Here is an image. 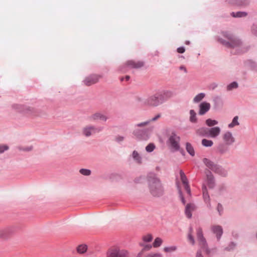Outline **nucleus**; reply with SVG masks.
<instances>
[{
  "label": "nucleus",
  "instance_id": "nucleus-20",
  "mask_svg": "<svg viewBox=\"0 0 257 257\" xmlns=\"http://www.w3.org/2000/svg\"><path fill=\"white\" fill-rule=\"evenodd\" d=\"M213 172L224 177L226 176L227 175V171L218 165H217Z\"/></svg>",
  "mask_w": 257,
  "mask_h": 257
},
{
  "label": "nucleus",
  "instance_id": "nucleus-21",
  "mask_svg": "<svg viewBox=\"0 0 257 257\" xmlns=\"http://www.w3.org/2000/svg\"><path fill=\"white\" fill-rule=\"evenodd\" d=\"M213 172L224 177L226 176L227 175V171L218 165H217Z\"/></svg>",
  "mask_w": 257,
  "mask_h": 257
},
{
  "label": "nucleus",
  "instance_id": "nucleus-18",
  "mask_svg": "<svg viewBox=\"0 0 257 257\" xmlns=\"http://www.w3.org/2000/svg\"><path fill=\"white\" fill-rule=\"evenodd\" d=\"M207 181L208 187L210 188H213L215 185L214 179L210 171H209V174H207Z\"/></svg>",
  "mask_w": 257,
  "mask_h": 257
},
{
  "label": "nucleus",
  "instance_id": "nucleus-22",
  "mask_svg": "<svg viewBox=\"0 0 257 257\" xmlns=\"http://www.w3.org/2000/svg\"><path fill=\"white\" fill-rule=\"evenodd\" d=\"M232 4L238 7H244L248 4L247 0H233Z\"/></svg>",
  "mask_w": 257,
  "mask_h": 257
},
{
  "label": "nucleus",
  "instance_id": "nucleus-53",
  "mask_svg": "<svg viewBox=\"0 0 257 257\" xmlns=\"http://www.w3.org/2000/svg\"><path fill=\"white\" fill-rule=\"evenodd\" d=\"M152 248V245L150 244H146L144 246L143 250H149Z\"/></svg>",
  "mask_w": 257,
  "mask_h": 257
},
{
  "label": "nucleus",
  "instance_id": "nucleus-61",
  "mask_svg": "<svg viewBox=\"0 0 257 257\" xmlns=\"http://www.w3.org/2000/svg\"><path fill=\"white\" fill-rule=\"evenodd\" d=\"M181 153H184V151L183 150H181Z\"/></svg>",
  "mask_w": 257,
  "mask_h": 257
},
{
  "label": "nucleus",
  "instance_id": "nucleus-24",
  "mask_svg": "<svg viewBox=\"0 0 257 257\" xmlns=\"http://www.w3.org/2000/svg\"><path fill=\"white\" fill-rule=\"evenodd\" d=\"M186 150L187 152L192 157L195 156V151L194 149L192 146V145L190 143H186Z\"/></svg>",
  "mask_w": 257,
  "mask_h": 257
},
{
  "label": "nucleus",
  "instance_id": "nucleus-26",
  "mask_svg": "<svg viewBox=\"0 0 257 257\" xmlns=\"http://www.w3.org/2000/svg\"><path fill=\"white\" fill-rule=\"evenodd\" d=\"M231 16L234 18L245 17L247 15V13L245 12H232Z\"/></svg>",
  "mask_w": 257,
  "mask_h": 257
},
{
  "label": "nucleus",
  "instance_id": "nucleus-45",
  "mask_svg": "<svg viewBox=\"0 0 257 257\" xmlns=\"http://www.w3.org/2000/svg\"><path fill=\"white\" fill-rule=\"evenodd\" d=\"M179 196H180V197L181 198V202L182 203L185 205V203H186V201H185V199L183 196V193H182V191L180 189H179Z\"/></svg>",
  "mask_w": 257,
  "mask_h": 257
},
{
  "label": "nucleus",
  "instance_id": "nucleus-13",
  "mask_svg": "<svg viewBox=\"0 0 257 257\" xmlns=\"http://www.w3.org/2000/svg\"><path fill=\"white\" fill-rule=\"evenodd\" d=\"M210 108V104L206 102H203L199 105V114L203 115L206 113Z\"/></svg>",
  "mask_w": 257,
  "mask_h": 257
},
{
  "label": "nucleus",
  "instance_id": "nucleus-8",
  "mask_svg": "<svg viewBox=\"0 0 257 257\" xmlns=\"http://www.w3.org/2000/svg\"><path fill=\"white\" fill-rule=\"evenodd\" d=\"M15 231V228L13 227H8L0 229V238L7 239Z\"/></svg>",
  "mask_w": 257,
  "mask_h": 257
},
{
  "label": "nucleus",
  "instance_id": "nucleus-30",
  "mask_svg": "<svg viewBox=\"0 0 257 257\" xmlns=\"http://www.w3.org/2000/svg\"><path fill=\"white\" fill-rule=\"evenodd\" d=\"M192 233H193V228L192 227H190L189 228V233L188 234V239L192 245H194L195 240L192 235Z\"/></svg>",
  "mask_w": 257,
  "mask_h": 257
},
{
  "label": "nucleus",
  "instance_id": "nucleus-36",
  "mask_svg": "<svg viewBox=\"0 0 257 257\" xmlns=\"http://www.w3.org/2000/svg\"><path fill=\"white\" fill-rule=\"evenodd\" d=\"M238 116H235L233 119L232 122L228 124V127L230 128L233 127L235 125H237L239 124V123L238 122Z\"/></svg>",
  "mask_w": 257,
  "mask_h": 257
},
{
  "label": "nucleus",
  "instance_id": "nucleus-41",
  "mask_svg": "<svg viewBox=\"0 0 257 257\" xmlns=\"http://www.w3.org/2000/svg\"><path fill=\"white\" fill-rule=\"evenodd\" d=\"M155 148V146L154 144L150 143L146 147V150L147 152L151 153L153 152Z\"/></svg>",
  "mask_w": 257,
  "mask_h": 257
},
{
  "label": "nucleus",
  "instance_id": "nucleus-55",
  "mask_svg": "<svg viewBox=\"0 0 257 257\" xmlns=\"http://www.w3.org/2000/svg\"><path fill=\"white\" fill-rule=\"evenodd\" d=\"M123 139H124V138H123V137H121V136H118V137H117L116 138V140L117 142H121V141H123Z\"/></svg>",
  "mask_w": 257,
  "mask_h": 257
},
{
  "label": "nucleus",
  "instance_id": "nucleus-9",
  "mask_svg": "<svg viewBox=\"0 0 257 257\" xmlns=\"http://www.w3.org/2000/svg\"><path fill=\"white\" fill-rule=\"evenodd\" d=\"M102 77V76L100 75L91 74L86 77L83 82L85 85L89 86L98 82L99 79Z\"/></svg>",
  "mask_w": 257,
  "mask_h": 257
},
{
  "label": "nucleus",
  "instance_id": "nucleus-51",
  "mask_svg": "<svg viewBox=\"0 0 257 257\" xmlns=\"http://www.w3.org/2000/svg\"><path fill=\"white\" fill-rule=\"evenodd\" d=\"M146 257H162L160 254H149Z\"/></svg>",
  "mask_w": 257,
  "mask_h": 257
},
{
  "label": "nucleus",
  "instance_id": "nucleus-40",
  "mask_svg": "<svg viewBox=\"0 0 257 257\" xmlns=\"http://www.w3.org/2000/svg\"><path fill=\"white\" fill-rule=\"evenodd\" d=\"M236 246V244L233 242H230L227 246L225 248V250L227 251H230L234 249Z\"/></svg>",
  "mask_w": 257,
  "mask_h": 257
},
{
  "label": "nucleus",
  "instance_id": "nucleus-15",
  "mask_svg": "<svg viewBox=\"0 0 257 257\" xmlns=\"http://www.w3.org/2000/svg\"><path fill=\"white\" fill-rule=\"evenodd\" d=\"M101 130V128H96L93 126H89L87 127H85L83 130V134L86 137H89L91 135V132L92 131L93 132H99Z\"/></svg>",
  "mask_w": 257,
  "mask_h": 257
},
{
  "label": "nucleus",
  "instance_id": "nucleus-6",
  "mask_svg": "<svg viewBox=\"0 0 257 257\" xmlns=\"http://www.w3.org/2000/svg\"><path fill=\"white\" fill-rule=\"evenodd\" d=\"M161 95L158 93L150 96L144 102L145 105L149 106L156 107L162 103Z\"/></svg>",
  "mask_w": 257,
  "mask_h": 257
},
{
  "label": "nucleus",
  "instance_id": "nucleus-2",
  "mask_svg": "<svg viewBox=\"0 0 257 257\" xmlns=\"http://www.w3.org/2000/svg\"><path fill=\"white\" fill-rule=\"evenodd\" d=\"M221 34L225 39L218 37L217 41L225 47L233 49L241 46V41L231 32L222 31Z\"/></svg>",
  "mask_w": 257,
  "mask_h": 257
},
{
  "label": "nucleus",
  "instance_id": "nucleus-14",
  "mask_svg": "<svg viewBox=\"0 0 257 257\" xmlns=\"http://www.w3.org/2000/svg\"><path fill=\"white\" fill-rule=\"evenodd\" d=\"M195 209V206L192 203H188L185 207V213L188 218L192 217V211Z\"/></svg>",
  "mask_w": 257,
  "mask_h": 257
},
{
  "label": "nucleus",
  "instance_id": "nucleus-17",
  "mask_svg": "<svg viewBox=\"0 0 257 257\" xmlns=\"http://www.w3.org/2000/svg\"><path fill=\"white\" fill-rule=\"evenodd\" d=\"M209 135L212 138H215L219 135L220 129L219 127L216 126L210 128L208 131Z\"/></svg>",
  "mask_w": 257,
  "mask_h": 257
},
{
  "label": "nucleus",
  "instance_id": "nucleus-54",
  "mask_svg": "<svg viewBox=\"0 0 257 257\" xmlns=\"http://www.w3.org/2000/svg\"><path fill=\"white\" fill-rule=\"evenodd\" d=\"M217 86V84L216 83H212L209 86V89L211 90H214L215 88H216Z\"/></svg>",
  "mask_w": 257,
  "mask_h": 257
},
{
  "label": "nucleus",
  "instance_id": "nucleus-56",
  "mask_svg": "<svg viewBox=\"0 0 257 257\" xmlns=\"http://www.w3.org/2000/svg\"><path fill=\"white\" fill-rule=\"evenodd\" d=\"M180 69L181 70H183L185 72H187V70H186V68L184 66H180Z\"/></svg>",
  "mask_w": 257,
  "mask_h": 257
},
{
  "label": "nucleus",
  "instance_id": "nucleus-1",
  "mask_svg": "<svg viewBox=\"0 0 257 257\" xmlns=\"http://www.w3.org/2000/svg\"><path fill=\"white\" fill-rule=\"evenodd\" d=\"M147 180L151 194L155 197H160L164 193V188L157 175L150 173L147 175Z\"/></svg>",
  "mask_w": 257,
  "mask_h": 257
},
{
  "label": "nucleus",
  "instance_id": "nucleus-49",
  "mask_svg": "<svg viewBox=\"0 0 257 257\" xmlns=\"http://www.w3.org/2000/svg\"><path fill=\"white\" fill-rule=\"evenodd\" d=\"M150 122V121L148 120L143 122H141L140 123H138L137 124V126L138 127H143L144 126L147 124H148Z\"/></svg>",
  "mask_w": 257,
  "mask_h": 257
},
{
  "label": "nucleus",
  "instance_id": "nucleus-28",
  "mask_svg": "<svg viewBox=\"0 0 257 257\" xmlns=\"http://www.w3.org/2000/svg\"><path fill=\"white\" fill-rule=\"evenodd\" d=\"M133 157L134 159L139 164L142 163V158L139 154L136 151H134L133 152Z\"/></svg>",
  "mask_w": 257,
  "mask_h": 257
},
{
  "label": "nucleus",
  "instance_id": "nucleus-59",
  "mask_svg": "<svg viewBox=\"0 0 257 257\" xmlns=\"http://www.w3.org/2000/svg\"><path fill=\"white\" fill-rule=\"evenodd\" d=\"M254 30L255 31L256 34L257 35V26L254 27Z\"/></svg>",
  "mask_w": 257,
  "mask_h": 257
},
{
  "label": "nucleus",
  "instance_id": "nucleus-39",
  "mask_svg": "<svg viewBox=\"0 0 257 257\" xmlns=\"http://www.w3.org/2000/svg\"><path fill=\"white\" fill-rule=\"evenodd\" d=\"M238 87V84L236 82H232L230 84H229L227 87V89L228 90H231L233 88H236Z\"/></svg>",
  "mask_w": 257,
  "mask_h": 257
},
{
  "label": "nucleus",
  "instance_id": "nucleus-29",
  "mask_svg": "<svg viewBox=\"0 0 257 257\" xmlns=\"http://www.w3.org/2000/svg\"><path fill=\"white\" fill-rule=\"evenodd\" d=\"M217 150L220 154H223L228 150V148L225 144H220L218 146Z\"/></svg>",
  "mask_w": 257,
  "mask_h": 257
},
{
  "label": "nucleus",
  "instance_id": "nucleus-25",
  "mask_svg": "<svg viewBox=\"0 0 257 257\" xmlns=\"http://www.w3.org/2000/svg\"><path fill=\"white\" fill-rule=\"evenodd\" d=\"M159 95H161V101L163 102L165 100L171 97L172 95V93L170 91H166L164 92L158 93Z\"/></svg>",
  "mask_w": 257,
  "mask_h": 257
},
{
  "label": "nucleus",
  "instance_id": "nucleus-12",
  "mask_svg": "<svg viewBox=\"0 0 257 257\" xmlns=\"http://www.w3.org/2000/svg\"><path fill=\"white\" fill-rule=\"evenodd\" d=\"M223 140L226 145H230L234 142V139L230 132H227L223 135Z\"/></svg>",
  "mask_w": 257,
  "mask_h": 257
},
{
  "label": "nucleus",
  "instance_id": "nucleus-37",
  "mask_svg": "<svg viewBox=\"0 0 257 257\" xmlns=\"http://www.w3.org/2000/svg\"><path fill=\"white\" fill-rule=\"evenodd\" d=\"M162 243V240L160 237H157L154 242H153V246L155 247H158L160 246L161 244Z\"/></svg>",
  "mask_w": 257,
  "mask_h": 257
},
{
  "label": "nucleus",
  "instance_id": "nucleus-50",
  "mask_svg": "<svg viewBox=\"0 0 257 257\" xmlns=\"http://www.w3.org/2000/svg\"><path fill=\"white\" fill-rule=\"evenodd\" d=\"M177 51L178 53H183L185 51V49L184 47H180L177 48Z\"/></svg>",
  "mask_w": 257,
  "mask_h": 257
},
{
  "label": "nucleus",
  "instance_id": "nucleus-7",
  "mask_svg": "<svg viewBox=\"0 0 257 257\" xmlns=\"http://www.w3.org/2000/svg\"><path fill=\"white\" fill-rule=\"evenodd\" d=\"M180 137L178 136L175 132H173L169 138L168 143H169L172 149L177 151L180 150Z\"/></svg>",
  "mask_w": 257,
  "mask_h": 257
},
{
  "label": "nucleus",
  "instance_id": "nucleus-44",
  "mask_svg": "<svg viewBox=\"0 0 257 257\" xmlns=\"http://www.w3.org/2000/svg\"><path fill=\"white\" fill-rule=\"evenodd\" d=\"M143 240L145 242H150L152 241L153 237L151 234H147V235H145L143 238Z\"/></svg>",
  "mask_w": 257,
  "mask_h": 257
},
{
  "label": "nucleus",
  "instance_id": "nucleus-3",
  "mask_svg": "<svg viewBox=\"0 0 257 257\" xmlns=\"http://www.w3.org/2000/svg\"><path fill=\"white\" fill-rule=\"evenodd\" d=\"M144 65L143 61H136L133 60L127 61L124 64L122 65L118 68V71L123 73H126L131 69H139Z\"/></svg>",
  "mask_w": 257,
  "mask_h": 257
},
{
  "label": "nucleus",
  "instance_id": "nucleus-19",
  "mask_svg": "<svg viewBox=\"0 0 257 257\" xmlns=\"http://www.w3.org/2000/svg\"><path fill=\"white\" fill-rule=\"evenodd\" d=\"M202 192H203V197L204 201L206 202H208L209 204V205L210 206V197L209 195V194L207 191V189L206 186L203 185L202 186Z\"/></svg>",
  "mask_w": 257,
  "mask_h": 257
},
{
  "label": "nucleus",
  "instance_id": "nucleus-23",
  "mask_svg": "<svg viewBox=\"0 0 257 257\" xmlns=\"http://www.w3.org/2000/svg\"><path fill=\"white\" fill-rule=\"evenodd\" d=\"M90 118L93 120H97L98 119L103 120L104 121H106L107 120V117L105 115L101 114L100 113H96L93 114Z\"/></svg>",
  "mask_w": 257,
  "mask_h": 257
},
{
  "label": "nucleus",
  "instance_id": "nucleus-34",
  "mask_svg": "<svg viewBox=\"0 0 257 257\" xmlns=\"http://www.w3.org/2000/svg\"><path fill=\"white\" fill-rule=\"evenodd\" d=\"M213 144V143L211 140H208L205 139H204L202 140V145L204 147H211Z\"/></svg>",
  "mask_w": 257,
  "mask_h": 257
},
{
  "label": "nucleus",
  "instance_id": "nucleus-38",
  "mask_svg": "<svg viewBox=\"0 0 257 257\" xmlns=\"http://www.w3.org/2000/svg\"><path fill=\"white\" fill-rule=\"evenodd\" d=\"M206 124L209 126H212L215 125L218 123V121L215 120H212L210 118H208L206 120Z\"/></svg>",
  "mask_w": 257,
  "mask_h": 257
},
{
  "label": "nucleus",
  "instance_id": "nucleus-16",
  "mask_svg": "<svg viewBox=\"0 0 257 257\" xmlns=\"http://www.w3.org/2000/svg\"><path fill=\"white\" fill-rule=\"evenodd\" d=\"M203 162L209 169L213 171L214 169L216 167L217 164L207 158H204Z\"/></svg>",
  "mask_w": 257,
  "mask_h": 257
},
{
  "label": "nucleus",
  "instance_id": "nucleus-46",
  "mask_svg": "<svg viewBox=\"0 0 257 257\" xmlns=\"http://www.w3.org/2000/svg\"><path fill=\"white\" fill-rule=\"evenodd\" d=\"M176 249V246H171V247H165L164 248V250L165 252H169L171 251H174Z\"/></svg>",
  "mask_w": 257,
  "mask_h": 257
},
{
  "label": "nucleus",
  "instance_id": "nucleus-32",
  "mask_svg": "<svg viewBox=\"0 0 257 257\" xmlns=\"http://www.w3.org/2000/svg\"><path fill=\"white\" fill-rule=\"evenodd\" d=\"M190 120L192 122H196L197 121V117L196 112L194 110H190Z\"/></svg>",
  "mask_w": 257,
  "mask_h": 257
},
{
  "label": "nucleus",
  "instance_id": "nucleus-58",
  "mask_svg": "<svg viewBox=\"0 0 257 257\" xmlns=\"http://www.w3.org/2000/svg\"><path fill=\"white\" fill-rule=\"evenodd\" d=\"M185 44L186 45H189L190 44V42L189 41H186Z\"/></svg>",
  "mask_w": 257,
  "mask_h": 257
},
{
  "label": "nucleus",
  "instance_id": "nucleus-31",
  "mask_svg": "<svg viewBox=\"0 0 257 257\" xmlns=\"http://www.w3.org/2000/svg\"><path fill=\"white\" fill-rule=\"evenodd\" d=\"M196 133L199 136H205L207 134V129L205 127L200 128L197 130Z\"/></svg>",
  "mask_w": 257,
  "mask_h": 257
},
{
  "label": "nucleus",
  "instance_id": "nucleus-57",
  "mask_svg": "<svg viewBox=\"0 0 257 257\" xmlns=\"http://www.w3.org/2000/svg\"><path fill=\"white\" fill-rule=\"evenodd\" d=\"M130 79V76L128 75H126L125 77H124V79L126 80V81H128Z\"/></svg>",
  "mask_w": 257,
  "mask_h": 257
},
{
  "label": "nucleus",
  "instance_id": "nucleus-33",
  "mask_svg": "<svg viewBox=\"0 0 257 257\" xmlns=\"http://www.w3.org/2000/svg\"><path fill=\"white\" fill-rule=\"evenodd\" d=\"M180 179L181 180V181L183 184H186V183L188 182V179L185 174L184 172L182 170H180Z\"/></svg>",
  "mask_w": 257,
  "mask_h": 257
},
{
  "label": "nucleus",
  "instance_id": "nucleus-4",
  "mask_svg": "<svg viewBox=\"0 0 257 257\" xmlns=\"http://www.w3.org/2000/svg\"><path fill=\"white\" fill-rule=\"evenodd\" d=\"M196 232L197 238L201 249L205 252L206 254L209 255L211 252V250L208 248L206 239L203 236L202 228L200 227L198 228Z\"/></svg>",
  "mask_w": 257,
  "mask_h": 257
},
{
  "label": "nucleus",
  "instance_id": "nucleus-43",
  "mask_svg": "<svg viewBox=\"0 0 257 257\" xmlns=\"http://www.w3.org/2000/svg\"><path fill=\"white\" fill-rule=\"evenodd\" d=\"M184 186V188L186 191L187 194L190 196L191 195V189L189 184V182L186 183V184H183Z\"/></svg>",
  "mask_w": 257,
  "mask_h": 257
},
{
  "label": "nucleus",
  "instance_id": "nucleus-27",
  "mask_svg": "<svg viewBox=\"0 0 257 257\" xmlns=\"http://www.w3.org/2000/svg\"><path fill=\"white\" fill-rule=\"evenodd\" d=\"M87 249V246L86 244H80L77 247V251L80 254L85 253Z\"/></svg>",
  "mask_w": 257,
  "mask_h": 257
},
{
  "label": "nucleus",
  "instance_id": "nucleus-52",
  "mask_svg": "<svg viewBox=\"0 0 257 257\" xmlns=\"http://www.w3.org/2000/svg\"><path fill=\"white\" fill-rule=\"evenodd\" d=\"M160 117H161V114H158L157 115H156L154 117H153L151 119L149 120V121H150V122L156 121L158 118H159Z\"/></svg>",
  "mask_w": 257,
  "mask_h": 257
},
{
  "label": "nucleus",
  "instance_id": "nucleus-60",
  "mask_svg": "<svg viewBox=\"0 0 257 257\" xmlns=\"http://www.w3.org/2000/svg\"><path fill=\"white\" fill-rule=\"evenodd\" d=\"M124 77H121V78H120V81H123V80H124Z\"/></svg>",
  "mask_w": 257,
  "mask_h": 257
},
{
  "label": "nucleus",
  "instance_id": "nucleus-42",
  "mask_svg": "<svg viewBox=\"0 0 257 257\" xmlns=\"http://www.w3.org/2000/svg\"><path fill=\"white\" fill-rule=\"evenodd\" d=\"M79 172L81 174L85 176H89L91 174V171L86 169H81Z\"/></svg>",
  "mask_w": 257,
  "mask_h": 257
},
{
  "label": "nucleus",
  "instance_id": "nucleus-5",
  "mask_svg": "<svg viewBox=\"0 0 257 257\" xmlns=\"http://www.w3.org/2000/svg\"><path fill=\"white\" fill-rule=\"evenodd\" d=\"M106 257H128V252L117 247H111L106 252Z\"/></svg>",
  "mask_w": 257,
  "mask_h": 257
},
{
  "label": "nucleus",
  "instance_id": "nucleus-48",
  "mask_svg": "<svg viewBox=\"0 0 257 257\" xmlns=\"http://www.w3.org/2000/svg\"><path fill=\"white\" fill-rule=\"evenodd\" d=\"M217 211H218L220 215L221 214V213L223 211V207L220 203H218L217 207Z\"/></svg>",
  "mask_w": 257,
  "mask_h": 257
},
{
  "label": "nucleus",
  "instance_id": "nucleus-11",
  "mask_svg": "<svg viewBox=\"0 0 257 257\" xmlns=\"http://www.w3.org/2000/svg\"><path fill=\"white\" fill-rule=\"evenodd\" d=\"M212 232L216 235L217 239L219 241L223 234V229L220 225H214L211 227Z\"/></svg>",
  "mask_w": 257,
  "mask_h": 257
},
{
  "label": "nucleus",
  "instance_id": "nucleus-47",
  "mask_svg": "<svg viewBox=\"0 0 257 257\" xmlns=\"http://www.w3.org/2000/svg\"><path fill=\"white\" fill-rule=\"evenodd\" d=\"M9 147L7 145L0 146V154L4 153L5 151L8 150Z\"/></svg>",
  "mask_w": 257,
  "mask_h": 257
},
{
  "label": "nucleus",
  "instance_id": "nucleus-10",
  "mask_svg": "<svg viewBox=\"0 0 257 257\" xmlns=\"http://www.w3.org/2000/svg\"><path fill=\"white\" fill-rule=\"evenodd\" d=\"M134 135L139 140H147L149 138L148 130L138 129L134 131Z\"/></svg>",
  "mask_w": 257,
  "mask_h": 257
},
{
  "label": "nucleus",
  "instance_id": "nucleus-35",
  "mask_svg": "<svg viewBox=\"0 0 257 257\" xmlns=\"http://www.w3.org/2000/svg\"><path fill=\"white\" fill-rule=\"evenodd\" d=\"M205 97V94L203 93H200L197 94L193 99L194 102H198L200 101Z\"/></svg>",
  "mask_w": 257,
  "mask_h": 257
}]
</instances>
